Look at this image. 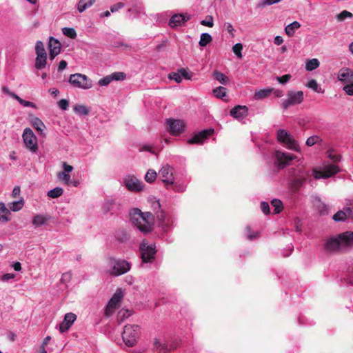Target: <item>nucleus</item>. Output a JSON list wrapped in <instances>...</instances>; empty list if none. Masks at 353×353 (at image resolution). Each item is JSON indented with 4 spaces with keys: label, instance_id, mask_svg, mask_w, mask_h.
I'll return each mask as SVG.
<instances>
[{
    "label": "nucleus",
    "instance_id": "nucleus-45",
    "mask_svg": "<svg viewBox=\"0 0 353 353\" xmlns=\"http://www.w3.org/2000/svg\"><path fill=\"white\" fill-rule=\"evenodd\" d=\"M62 31L64 35L70 39H75L77 37V32L72 28H63Z\"/></svg>",
    "mask_w": 353,
    "mask_h": 353
},
{
    "label": "nucleus",
    "instance_id": "nucleus-2",
    "mask_svg": "<svg viewBox=\"0 0 353 353\" xmlns=\"http://www.w3.org/2000/svg\"><path fill=\"white\" fill-rule=\"evenodd\" d=\"M353 248V232L346 231L332 236L327 239L324 249L330 253L342 252L346 249Z\"/></svg>",
    "mask_w": 353,
    "mask_h": 353
},
{
    "label": "nucleus",
    "instance_id": "nucleus-14",
    "mask_svg": "<svg viewBox=\"0 0 353 353\" xmlns=\"http://www.w3.org/2000/svg\"><path fill=\"white\" fill-rule=\"evenodd\" d=\"M214 130L212 128L202 130L196 134L193 137L188 141L189 144H202L205 139L213 134Z\"/></svg>",
    "mask_w": 353,
    "mask_h": 353
},
{
    "label": "nucleus",
    "instance_id": "nucleus-42",
    "mask_svg": "<svg viewBox=\"0 0 353 353\" xmlns=\"http://www.w3.org/2000/svg\"><path fill=\"white\" fill-rule=\"evenodd\" d=\"M157 174L155 170L150 169L148 170V172L145 176V180L148 183H151L155 181V179L157 178Z\"/></svg>",
    "mask_w": 353,
    "mask_h": 353
},
{
    "label": "nucleus",
    "instance_id": "nucleus-53",
    "mask_svg": "<svg viewBox=\"0 0 353 353\" xmlns=\"http://www.w3.org/2000/svg\"><path fill=\"white\" fill-rule=\"evenodd\" d=\"M112 81V78L110 75L106 76L99 81V85L100 86H105L110 84Z\"/></svg>",
    "mask_w": 353,
    "mask_h": 353
},
{
    "label": "nucleus",
    "instance_id": "nucleus-19",
    "mask_svg": "<svg viewBox=\"0 0 353 353\" xmlns=\"http://www.w3.org/2000/svg\"><path fill=\"white\" fill-rule=\"evenodd\" d=\"M61 43L52 37H50L48 48L50 50V58L53 60L61 52Z\"/></svg>",
    "mask_w": 353,
    "mask_h": 353
},
{
    "label": "nucleus",
    "instance_id": "nucleus-64",
    "mask_svg": "<svg viewBox=\"0 0 353 353\" xmlns=\"http://www.w3.org/2000/svg\"><path fill=\"white\" fill-rule=\"evenodd\" d=\"M21 188L19 186H15L12 192V196L13 198H17L20 195Z\"/></svg>",
    "mask_w": 353,
    "mask_h": 353
},
{
    "label": "nucleus",
    "instance_id": "nucleus-35",
    "mask_svg": "<svg viewBox=\"0 0 353 353\" xmlns=\"http://www.w3.org/2000/svg\"><path fill=\"white\" fill-rule=\"evenodd\" d=\"M212 40L211 35L208 33H203L201 35L200 41L199 42V46L201 47L206 46Z\"/></svg>",
    "mask_w": 353,
    "mask_h": 353
},
{
    "label": "nucleus",
    "instance_id": "nucleus-10",
    "mask_svg": "<svg viewBox=\"0 0 353 353\" xmlns=\"http://www.w3.org/2000/svg\"><path fill=\"white\" fill-rule=\"evenodd\" d=\"M288 98L282 103V108L287 110L290 105L300 104L303 101V92L302 91H289Z\"/></svg>",
    "mask_w": 353,
    "mask_h": 353
},
{
    "label": "nucleus",
    "instance_id": "nucleus-61",
    "mask_svg": "<svg viewBox=\"0 0 353 353\" xmlns=\"http://www.w3.org/2000/svg\"><path fill=\"white\" fill-rule=\"evenodd\" d=\"M245 232L248 235V239L250 240H252L253 239L256 238L257 236V233H252L251 232V228L250 226H247L245 228Z\"/></svg>",
    "mask_w": 353,
    "mask_h": 353
},
{
    "label": "nucleus",
    "instance_id": "nucleus-50",
    "mask_svg": "<svg viewBox=\"0 0 353 353\" xmlns=\"http://www.w3.org/2000/svg\"><path fill=\"white\" fill-rule=\"evenodd\" d=\"M201 24L204 26L212 28L214 26L213 17L211 15L207 16L205 20L201 21Z\"/></svg>",
    "mask_w": 353,
    "mask_h": 353
},
{
    "label": "nucleus",
    "instance_id": "nucleus-12",
    "mask_svg": "<svg viewBox=\"0 0 353 353\" xmlns=\"http://www.w3.org/2000/svg\"><path fill=\"white\" fill-rule=\"evenodd\" d=\"M167 124L169 132L173 135H178L185 131V124L182 120L169 119Z\"/></svg>",
    "mask_w": 353,
    "mask_h": 353
},
{
    "label": "nucleus",
    "instance_id": "nucleus-22",
    "mask_svg": "<svg viewBox=\"0 0 353 353\" xmlns=\"http://www.w3.org/2000/svg\"><path fill=\"white\" fill-rule=\"evenodd\" d=\"M31 125L41 135L45 134L44 132L46 130V127L43 122L39 118L36 117L32 118Z\"/></svg>",
    "mask_w": 353,
    "mask_h": 353
},
{
    "label": "nucleus",
    "instance_id": "nucleus-49",
    "mask_svg": "<svg viewBox=\"0 0 353 353\" xmlns=\"http://www.w3.org/2000/svg\"><path fill=\"white\" fill-rule=\"evenodd\" d=\"M328 157L334 162L337 163L339 162L341 159V156L340 154L334 153L333 150L328 151Z\"/></svg>",
    "mask_w": 353,
    "mask_h": 353
},
{
    "label": "nucleus",
    "instance_id": "nucleus-32",
    "mask_svg": "<svg viewBox=\"0 0 353 353\" xmlns=\"http://www.w3.org/2000/svg\"><path fill=\"white\" fill-rule=\"evenodd\" d=\"M273 90V88L261 90L255 92L254 97L256 100L265 99L272 93Z\"/></svg>",
    "mask_w": 353,
    "mask_h": 353
},
{
    "label": "nucleus",
    "instance_id": "nucleus-33",
    "mask_svg": "<svg viewBox=\"0 0 353 353\" xmlns=\"http://www.w3.org/2000/svg\"><path fill=\"white\" fill-rule=\"evenodd\" d=\"M214 77L216 80L223 85H226L229 81V79L227 76H225L223 73L216 70L214 72Z\"/></svg>",
    "mask_w": 353,
    "mask_h": 353
},
{
    "label": "nucleus",
    "instance_id": "nucleus-26",
    "mask_svg": "<svg viewBox=\"0 0 353 353\" xmlns=\"http://www.w3.org/2000/svg\"><path fill=\"white\" fill-rule=\"evenodd\" d=\"M301 27L299 22L295 21L288 25L285 28V32L288 37H292L295 31Z\"/></svg>",
    "mask_w": 353,
    "mask_h": 353
},
{
    "label": "nucleus",
    "instance_id": "nucleus-52",
    "mask_svg": "<svg viewBox=\"0 0 353 353\" xmlns=\"http://www.w3.org/2000/svg\"><path fill=\"white\" fill-rule=\"evenodd\" d=\"M110 76L112 78V81L113 80H117V81L124 80L125 79V77H126L125 74L124 72H114Z\"/></svg>",
    "mask_w": 353,
    "mask_h": 353
},
{
    "label": "nucleus",
    "instance_id": "nucleus-17",
    "mask_svg": "<svg viewBox=\"0 0 353 353\" xmlns=\"http://www.w3.org/2000/svg\"><path fill=\"white\" fill-rule=\"evenodd\" d=\"M76 319L77 315L74 313L69 312L65 314L63 322L59 325L60 332L63 333L67 332Z\"/></svg>",
    "mask_w": 353,
    "mask_h": 353
},
{
    "label": "nucleus",
    "instance_id": "nucleus-7",
    "mask_svg": "<svg viewBox=\"0 0 353 353\" xmlns=\"http://www.w3.org/2000/svg\"><path fill=\"white\" fill-rule=\"evenodd\" d=\"M340 169L338 165L329 164L325 165L322 170H318L316 168L312 170L313 176L315 179H327L336 174Z\"/></svg>",
    "mask_w": 353,
    "mask_h": 353
},
{
    "label": "nucleus",
    "instance_id": "nucleus-41",
    "mask_svg": "<svg viewBox=\"0 0 353 353\" xmlns=\"http://www.w3.org/2000/svg\"><path fill=\"white\" fill-rule=\"evenodd\" d=\"M74 111L80 115H88L90 112L88 108L83 105H76Z\"/></svg>",
    "mask_w": 353,
    "mask_h": 353
},
{
    "label": "nucleus",
    "instance_id": "nucleus-40",
    "mask_svg": "<svg viewBox=\"0 0 353 353\" xmlns=\"http://www.w3.org/2000/svg\"><path fill=\"white\" fill-rule=\"evenodd\" d=\"M57 176L60 181L67 185H70V175L65 172H59Z\"/></svg>",
    "mask_w": 353,
    "mask_h": 353
},
{
    "label": "nucleus",
    "instance_id": "nucleus-39",
    "mask_svg": "<svg viewBox=\"0 0 353 353\" xmlns=\"http://www.w3.org/2000/svg\"><path fill=\"white\" fill-rule=\"evenodd\" d=\"M63 193V190L61 188L57 187L48 191L47 195L52 199L58 198Z\"/></svg>",
    "mask_w": 353,
    "mask_h": 353
},
{
    "label": "nucleus",
    "instance_id": "nucleus-55",
    "mask_svg": "<svg viewBox=\"0 0 353 353\" xmlns=\"http://www.w3.org/2000/svg\"><path fill=\"white\" fill-rule=\"evenodd\" d=\"M347 95L353 96V83H347L343 88Z\"/></svg>",
    "mask_w": 353,
    "mask_h": 353
},
{
    "label": "nucleus",
    "instance_id": "nucleus-20",
    "mask_svg": "<svg viewBox=\"0 0 353 353\" xmlns=\"http://www.w3.org/2000/svg\"><path fill=\"white\" fill-rule=\"evenodd\" d=\"M338 79L344 83H353V70L348 68H342L338 72Z\"/></svg>",
    "mask_w": 353,
    "mask_h": 353
},
{
    "label": "nucleus",
    "instance_id": "nucleus-47",
    "mask_svg": "<svg viewBox=\"0 0 353 353\" xmlns=\"http://www.w3.org/2000/svg\"><path fill=\"white\" fill-rule=\"evenodd\" d=\"M347 217L345 211L339 210L334 216L333 219L336 221H344Z\"/></svg>",
    "mask_w": 353,
    "mask_h": 353
},
{
    "label": "nucleus",
    "instance_id": "nucleus-48",
    "mask_svg": "<svg viewBox=\"0 0 353 353\" xmlns=\"http://www.w3.org/2000/svg\"><path fill=\"white\" fill-rule=\"evenodd\" d=\"M242 50H243V45L241 43H240L235 44L232 47V50H233L234 53L239 58H241L242 57V53H241Z\"/></svg>",
    "mask_w": 353,
    "mask_h": 353
},
{
    "label": "nucleus",
    "instance_id": "nucleus-18",
    "mask_svg": "<svg viewBox=\"0 0 353 353\" xmlns=\"http://www.w3.org/2000/svg\"><path fill=\"white\" fill-rule=\"evenodd\" d=\"M190 19L188 14H174L169 21V26L171 28H176L177 26L184 24Z\"/></svg>",
    "mask_w": 353,
    "mask_h": 353
},
{
    "label": "nucleus",
    "instance_id": "nucleus-59",
    "mask_svg": "<svg viewBox=\"0 0 353 353\" xmlns=\"http://www.w3.org/2000/svg\"><path fill=\"white\" fill-rule=\"evenodd\" d=\"M58 105L61 110H66L69 106V101L67 99H61L58 102Z\"/></svg>",
    "mask_w": 353,
    "mask_h": 353
},
{
    "label": "nucleus",
    "instance_id": "nucleus-25",
    "mask_svg": "<svg viewBox=\"0 0 353 353\" xmlns=\"http://www.w3.org/2000/svg\"><path fill=\"white\" fill-rule=\"evenodd\" d=\"M96 0H79L77 4V10L79 12H84L86 9L91 7Z\"/></svg>",
    "mask_w": 353,
    "mask_h": 353
},
{
    "label": "nucleus",
    "instance_id": "nucleus-60",
    "mask_svg": "<svg viewBox=\"0 0 353 353\" xmlns=\"http://www.w3.org/2000/svg\"><path fill=\"white\" fill-rule=\"evenodd\" d=\"M72 274L70 272H65L62 274L61 282L63 283H65L69 282L71 280Z\"/></svg>",
    "mask_w": 353,
    "mask_h": 353
},
{
    "label": "nucleus",
    "instance_id": "nucleus-9",
    "mask_svg": "<svg viewBox=\"0 0 353 353\" xmlns=\"http://www.w3.org/2000/svg\"><path fill=\"white\" fill-rule=\"evenodd\" d=\"M22 138L26 147L30 152H36L38 150L37 138L30 128L24 129Z\"/></svg>",
    "mask_w": 353,
    "mask_h": 353
},
{
    "label": "nucleus",
    "instance_id": "nucleus-8",
    "mask_svg": "<svg viewBox=\"0 0 353 353\" xmlns=\"http://www.w3.org/2000/svg\"><path fill=\"white\" fill-rule=\"evenodd\" d=\"M141 257L144 263H150L155 258L157 252L155 244L149 245L147 242L143 241L139 246Z\"/></svg>",
    "mask_w": 353,
    "mask_h": 353
},
{
    "label": "nucleus",
    "instance_id": "nucleus-28",
    "mask_svg": "<svg viewBox=\"0 0 353 353\" xmlns=\"http://www.w3.org/2000/svg\"><path fill=\"white\" fill-rule=\"evenodd\" d=\"M306 179L303 176L294 177L292 182L291 186L294 191H297L305 182Z\"/></svg>",
    "mask_w": 353,
    "mask_h": 353
},
{
    "label": "nucleus",
    "instance_id": "nucleus-21",
    "mask_svg": "<svg viewBox=\"0 0 353 353\" xmlns=\"http://www.w3.org/2000/svg\"><path fill=\"white\" fill-rule=\"evenodd\" d=\"M248 109L245 105H236L230 110V114L234 118L239 119L247 116Z\"/></svg>",
    "mask_w": 353,
    "mask_h": 353
},
{
    "label": "nucleus",
    "instance_id": "nucleus-30",
    "mask_svg": "<svg viewBox=\"0 0 353 353\" xmlns=\"http://www.w3.org/2000/svg\"><path fill=\"white\" fill-rule=\"evenodd\" d=\"M154 345L157 348H160L161 353H166L176 348V346L175 345L171 344L170 345H168L165 344H161L157 340H156Z\"/></svg>",
    "mask_w": 353,
    "mask_h": 353
},
{
    "label": "nucleus",
    "instance_id": "nucleus-46",
    "mask_svg": "<svg viewBox=\"0 0 353 353\" xmlns=\"http://www.w3.org/2000/svg\"><path fill=\"white\" fill-rule=\"evenodd\" d=\"M322 139L317 135H314L307 138L306 145L309 147L314 145L316 143L321 142Z\"/></svg>",
    "mask_w": 353,
    "mask_h": 353
},
{
    "label": "nucleus",
    "instance_id": "nucleus-38",
    "mask_svg": "<svg viewBox=\"0 0 353 353\" xmlns=\"http://www.w3.org/2000/svg\"><path fill=\"white\" fill-rule=\"evenodd\" d=\"M271 205L274 208V214L280 213L283 209V203L279 199H274L271 201Z\"/></svg>",
    "mask_w": 353,
    "mask_h": 353
},
{
    "label": "nucleus",
    "instance_id": "nucleus-63",
    "mask_svg": "<svg viewBox=\"0 0 353 353\" xmlns=\"http://www.w3.org/2000/svg\"><path fill=\"white\" fill-rule=\"evenodd\" d=\"M179 72L180 73L181 77H183L185 79H190L192 77L185 68L179 69Z\"/></svg>",
    "mask_w": 353,
    "mask_h": 353
},
{
    "label": "nucleus",
    "instance_id": "nucleus-58",
    "mask_svg": "<svg viewBox=\"0 0 353 353\" xmlns=\"http://www.w3.org/2000/svg\"><path fill=\"white\" fill-rule=\"evenodd\" d=\"M261 210L265 214H269L270 213V209L268 203L263 201L261 203Z\"/></svg>",
    "mask_w": 353,
    "mask_h": 353
},
{
    "label": "nucleus",
    "instance_id": "nucleus-34",
    "mask_svg": "<svg viewBox=\"0 0 353 353\" xmlns=\"http://www.w3.org/2000/svg\"><path fill=\"white\" fill-rule=\"evenodd\" d=\"M35 52L37 56H47V53L42 41H38L35 45Z\"/></svg>",
    "mask_w": 353,
    "mask_h": 353
},
{
    "label": "nucleus",
    "instance_id": "nucleus-54",
    "mask_svg": "<svg viewBox=\"0 0 353 353\" xmlns=\"http://www.w3.org/2000/svg\"><path fill=\"white\" fill-rule=\"evenodd\" d=\"M14 99L17 100L20 104L25 107H34V104L32 102L27 101L22 99L18 95L14 97Z\"/></svg>",
    "mask_w": 353,
    "mask_h": 353
},
{
    "label": "nucleus",
    "instance_id": "nucleus-6",
    "mask_svg": "<svg viewBox=\"0 0 353 353\" xmlns=\"http://www.w3.org/2000/svg\"><path fill=\"white\" fill-rule=\"evenodd\" d=\"M69 83L74 87L85 90L90 89L92 86V81L86 75L80 73L71 74Z\"/></svg>",
    "mask_w": 353,
    "mask_h": 353
},
{
    "label": "nucleus",
    "instance_id": "nucleus-37",
    "mask_svg": "<svg viewBox=\"0 0 353 353\" xmlns=\"http://www.w3.org/2000/svg\"><path fill=\"white\" fill-rule=\"evenodd\" d=\"M307 87L312 89L314 91L318 92V93H323L324 90H322L317 83V81L315 79H311L307 83Z\"/></svg>",
    "mask_w": 353,
    "mask_h": 353
},
{
    "label": "nucleus",
    "instance_id": "nucleus-44",
    "mask_svg": "<svg viewBox=\"0 0 353 353\" xmlns=\"http://www.w3.org/2000/svg\"><path fill=\"white\" fill-rule=\"evenodd\" d=\"M353 14L347 11V10H343L339 14H338L336 17L338 21H343L347 18H352Z\"/></svg>",
    "mask_w": 353,
    "mask_h": 353
},
{
    "label": "nucleus",
    "instance_id": "nucleus-23",
    "mask_svg": "<svg viewBox=\"0 0 353 353\" xmlns=\"http://www.w3.org/2000/svg\"><path fill=\"white\" fill-rule=\"evenodd\" d=\"M11 213L10 210L6 206L5 203L3 202L0 203V221L1 222H8L10 221Z\"/></svg>",
    "mask_w": 353,
    "mask_h": 353
},
{
    "label": "nucleus",
    "instance_id": "nucleus-27",
    "mask_svg": "<svg viewBox=\"0 0 353 353\" xmlns=\"http://www.w3.org/2000/svg\"><path fill=\"white\" fill-rule=\"evenodd\" d=\"M49 219L50 217L48 216L37 214L32 219V224L35 227H39L44 225Z\"/></svg>",
    "mask_w": 353,
    "mask_h": 353
},
{
    "label": "nucleus",
    "instance_id": "nucleus-36",
    "mask_svg": "<svg viewBox=\"0 0 353 353\" xmlns=\"http://www.w3.org/2000/svg\"><path fill=\"white\" fill-rule=\"evenodd\" d=\"M319 61L317 59L309 60L305 65V69L307 71H312L319 66Z\"/></svg>",
    "mask_w": 353,
    "mask_h": 353
},
{
    "label": "nucleus",
    "instance_id": "nucleus-29",
    "mask_svg": "<svg viewBox=\"0 0 353 353\" xmlns=\"http://www.w3.org/2000/svg\"><path fill=\"white\" fill-rule=\"evenodd\" d=\"M10 210L17 212L21 210L24 205V200L22 197L19 201H13L8 204Z\"/></svg>",
    "mask_w": 353,
    "mask_h": 353
},
{
    "label": "nucleus",
    "instance_id": "nucleus-3",
    "mask_svg": "<svg viewBox=\"0 0 353 353\" xmlns=\"http://www.w3.org/2000/svg\"><path fill=\"white\" fill-rule=\"evenodd\" d=\"M139 336V327L137 325H127L124 327L122 339L128 347H133L137 343Z\"/></svg>",
    "mask_w": 353,
    "mask_h": 353
},
{
    "label": "nucleus",
    "instance_id": "nucleus-62",
    "mask_svg": "<svg viewBox=\"0 0 353 353\" xmlns=\"http://www.w3.org/2000/svg\"><path fill=\"white\" fill-rule=\"evenodd\" d=\"M124 6V3L121 2L117 3L110 7V10L112 12H115L118 11L119 9L122 8Z\"/></svg>",
    "mask_w": 353,
    "mask_h": 353
},
{
    "label": "nucleus",
    "instance_id": "nucleus-24",
    "mask_svg": "<svg viewBox=\"0 0 353 353\" xmlns=\"http://www.w3.org/2000/svg\"><path fill=\"white\" fill-rule=\"evenodd\" d=\"M313 205L321 215H325L328 213L327 205L323 203L319 198H315L313 200Z\"/></svg>",
    "mask_w": 353,
    "mask_h": 353
},
{
    "label": "nucleus",
    "instance_id": "nucleus-43",
    "mask_svg": "<svg viewBox=\"0 0 353 353\" xmlns=\"http://www.w3.org/2000/svg\"><path fill=\"white\" fill-rule=\"evenodd\" d=\"M214 95L219 99H223L226 96V88L219 86L213 90Z\"/></svg>",
    "mask_w": 353,
    "mask_h": 353
},
{
    "label": "nucleus",
    "instance_id": "nucleus-4",
    "mask_svg": "<svg viewBox=\"0 0 353 353\" xmlns=\"http://www.w3.org/2000/svg\"><path fill=\"white\" fill-rule=\"evenodd\" d=\"M110 265V273L111 275L116 276L128 272L131 268L130 263L123 259H111Z\"/></svg>",
    "mask_w": 353,
    "mask_h": 353
},
{
    "label": "nucleus",
    "instance_id": "nucleus-13",
    "mask_svg": "<svg viewBox=\"0 0 353 353\" xmlns=\"http://www.w3.org/2000/svg\"><path fill=\"white\" fill-rule=\"evenodd\" d=\"M124 183L130 191L140 192L144 187L143 182L133 176H126L124 179Z\"/></svg>",
    "mask_w": 353,
    "mask_h": 353
},
{
    "label": "nucleus",
    "instance_id": "nucleus-56",
    "mask_svg": "<svg viewBox=\"0 0 353 353\" xmlns=\"http://www.w3.org/2000/svg\"><path fill=\"white\" fill-rule=\"evenodd\" d=\"M292 76L290 74L283 75L281 77H277L276 80L281 84H284L290 81Z\"/></svg>",
    "mask_w": 353,
    "mask_h": 353
},
{
    "label": "nucleus",
    "instance_id": "nucleus-1",
    "mask_svg": "<svg viewBox=\"0 0 353 353\" xmlns=\"http://www.w3.org/2000/svg\"><path fill=\"white\" fill-rule=\"evenodd\" d=\"M152 208L155 215L150 212H142L138 208L133 209L130 213L131 221L141 232L148 233L153 230L155 216L162 223L165 221V213L161 209L159 201L152 202Z\"/></svg>",
    "mask_w": 353,
    "mask_h": 353
},
{
    "label": "nucleus",
    "instance_id": "nucleus-57",
    "mask_svg": "<svg viewBox=\"0 0 353 353\" xmlns=\"http://www.w3.org/2000/svg\"><path fill=\"white\" fill-rule=\"evenodd\" d=\"M169 78L170 79L174 80L177 83H181L182 81V78L179 72H172V73L169 74Z\"/></svg>",
    "mask_w": 353,
    "mask_h": 353
},
{
    "label": "nucleus",
    "instance_id": "nucleus-11",
    "mask_svg": "<svg viewBox=\"0 0 353 353\" xmlns=\"http://www.w3.org/2000/svg\"><path fill=\"white\" fill-rule=\"evenodd\" d=\"M123 296V294L122 290L121 288H118L105 307V314L106 316H110L114 313L115 309L119 307V304L120 303Z\"/></svg>",
    "mask_w": 353,
    "mask_h": 353
},
{
    "label": "nucleus",
    "instance_id": "nucleus-16",
    "mask_svg": "<svg viewBox=\"0 0 353 353\" xmlns=\"http://www.w3.org/2000/svg\"><path fill=\"white\" fill-rule=\"evenodd\" d=\"M160 176L163 178L162 181L168 188L169 185L174 184L172 176V168L170 165L163 166L159 171Z\"/></svg>",
    "mask_w": 353,
    "mask_h": 353
},
{
    "label": "nucleus",
    "instance_id": "nucleus-51",
    "mask_svg": "<svg viewBox=\"0 0 353 353\" xmlns=\"http://www.w3.org/2000/svg\"><path fill=\"white\" fill-rule=\"evenodd\" d=\"M281 0H263L258 4V7L264 8L266 6H270L280 2Z\"/></svg>",
    "mask_w": 353,
    "mask_h": 353
},
{
    "label": "nucleus",
    "instance_id": "nucleus-5",
    "mask_svg": "<svg viewBox=\"0 0 353 353\" xmlns=\"http://www.w3.org/2000/svg\"><path fill=\"white\" fill-rule=\"evenodd\" d=\"M276 138L279 142L285 145L288 149L299 151V145L297 141L285 130H279L276 133Z\"/></svg>",
    "mask_w": 353,
    "mask_h": 353
},
{
    "label": "nucleus",
    "instance_id": "nucleus-31",
    "mask_svg": "<svg viewBox=\"0 0 353 353\" xmlns=\"http://www.w3.org/2000/svg\"><path fill=\"white\" fill-rule=\"evenodd\" d=\"M47 63V56H37L34 66L37 70H42L46 68Z\"/></svg>",
    "mask_w": 353,
    "mask_h": 353
},
{
    "label": "nucleus",
    "instance_id": "nucleus-15",
    "mask_svg": "<svg viewBox=\"0 0 353 353\" xmlns=\"http://www.w3.org/2000/svg\"><path fill=\"white\" fill-rule=\"evenodd\" d=\"M275 158L279 168H283L290 164V161L295 158V156L281 151H276Z\"/></svg>",
    "mask_w": 353,
    "mask_h": 353
}]
</instances>
